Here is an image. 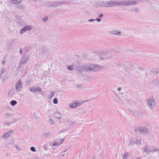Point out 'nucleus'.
<instances>
[{
	"mask_svg": "<svg viewBox=\"0 0 159 159\" xmlns=\"http://www.w3.org/2000/svg\"><path fill=\"white\" fill-rule=\"evenodd\" d=\"M15 87L16 90L17 92H19L21 90L23 87V83L20 79L17 80Z\"/></svg>",
	"mask_w": 159,
	"mask_h": 159,
	"instance_id": "0eeeda50",
	"label": "nucleus"
},
{
	"mask_svg": "<svg viewBox=\"0 0 159 159\" xmlns=\"http://www.w3.org/2000/svg\"><path fill=\"white\" fill-rule=\"evenodd\" d=\"M30 149L33 152H35L36 151L35 148L34 147H31L30 148Z\"/></svg>",
	"mask_w": 159,
	"mask_h": 159,
	"instance_id": "a19ab883",
	"label": "nucleus"
},
{
	"mask_svg": "<svg viewBox=\"0 0 159 159\" xmlns=\"http://www.w3.org/2000/svg\"><path fill=\"white\" fill-rule=\"evenodd\" d=\"M50 50V49H48L46 47H44L41 50V54L44 56H46L49 54V51Z\"/></svg>",
	"mask_w": 159,
	"mask_h": 159,
	"instance_id": "9b49d317",
	"label": "nucleus"
},
{
	"mask_svg": "<svg viewBox=\"0 0 159 159\" xmlns=\"http://www.w3.org/2000/svg\"><path fill=\"white\" fill-rule=\"evenodd\" d=\"M148 145H146V146H143V152H147V153H149V152L148 151Z\"/></svg>",
	"mask_w": 159,
	"mask_h": 159,
	"instance_id": "b1692460",
	"label": "nucleus"
},
{
	"mask_svg": "<svg viewBox=\"0 0 159 159\" xmlns=\"http://www.w3.org/2000/svg\"><path fill=\"white\" fill-rule=\"evenodd\" d=\"M16 148L17 149L20 150V149L18 148V147H17V145L16 146Z\"/></svg>",
	"mask_w": 159,
	"mask_h": 159,
	"instance_id": "052dcab7",
	"label": "nucleus"
},
{
	"mask_svg": "<svg viewBox=\"0 0 159 159\" xmlns=\"http://www.w3.org/2000/svg\"><path fill=\"white\" fill-rule=\"evenodd\" d=\"M32 28L33 26L32 25H25L24 27L21 29L20 31V33L21 34H22L27 30H30Z\"/></svg>",
	"mask_w": 159,
	"mask_h": 159,
	"instance_id": "9d476101",
	"label": "nucleus"
},
{
	"mask_svg": "<svg viewBox=\"0 0 159 159\" xmlns=\"http://www.w3.org/2000/svg\"><path fill=\"white\" fill-rule=\"evenodd\" d=\"M94 20H95L94 19H89L88 20V21L90 22H92Z\"/></svg>",
	"mask_w": 159,
	"mask_h": 159,
	"instance_id": "8fccbe9b",
	"label": "nucleus"
},
{
	"mask_svg": "<svg viewBox=\"0 0 159 159\" xmlns=\"http://www.w3.org/2000/svg\"><path fill=\"white\" fill-rule=\"evenodd\" d=\"M11 123H10V122L7 123V122H5L4 123V125H8L9 126L10 124Z\"/></svg>",
	"mask_w": 159,
	"mask_h": 159,
	"instance_id": "a18cd8bd",
	"label": "nucleus"
},
{
	"mask_svg": "<svg viewBox=\"0 0 159 159\" xmlns=\"http://www.w3.org/2000/svg\"><path fill=\"white\" fill-rule=\"evenodd\" d=\"M30 90L31 92H32L36 93V90L35 88H33L32 89L30 88Z\"/></svg>",
	"mask_w": 159,
	"mask_h": 159,
	"instance_id": "c9c22d12",
	"label": "nucleus"
},
{
	"mask_svg": "<svg viewBox=\"0 0 159 159\" xmlns=\"http://www.w3.org/2000/svg\"><path fill=\"white\" fill-rule=\"evenodd\" d=\"M53 103L55 104H57L58 103V100L57 98H54L53 100Z\"/></svg>",
	"mask_w": 159,
	"mask_h": 159,
	"instance_id": "e433bc0d",
	"label": "nucleus"
},
{
	"mask_svg": "<svg viewBox=\"0 0 159 159\" xmlns=\"http://www.w3.org/2000/svg\"><path fill=\"white\" fill-rule=\"evenodd\" d=\"M148 107L151 110L155 109L157 106V102L154 98H151L147 101Z\"/></svg>",
	"mask_w": 159,
	"mask_h": 159,
	"instance_id": "20e7f679",
	"label": "nucleus"
},
{
	"mask_svg": "<svg viewBox=\"0 0 159 159\" xmlns=\"http://www.w3.org/2000/svg\"><path fill=\"white\" fill-rule=\"evenodd\" d=\"M58 144H59L58 142L56 141V142H54V143H53L52 145L53 146H58L59 145H58Z\"/></svg>",
	"mask_w": 159,
	"mask_h": 159,
	"instance_id": "ea45409f",
	"label": "nucleus"
},
{
	"mask_svg": "<svg viewBox=\"0 0 159 159\" xmlns=\"http://www.w3.org/2000/svg\"><path fill=\"white\" fill-rule=\"evenodd\" d=\"M139 11V9L137 8H135V9H132L130 10V11L132 12H138Z\"/></svg>",
	"mask_w": 159,
	"mask_h": 159,
	"instance_id": "c85d7f7f",
	"label": "nucleus"
},
{
	"mask_svg": "<svg viewBox=\"0 0 159 159\" xmlns=\"http://www.w3.org/2000/svg\"><path fill=\"white\" fill-rule=\"evenodd\" d=\"M66 151H67V150H65L63 151L62 152H66Z\"/></svg>",
	"mask_w": 159,
	"mask_h": 159,
	"instance_id": "0e129e2a",
	"label": "nucleus"
},
{
	"mask_svg": "<svg viewBox=\"0 0 159 159\" xmlns=\"http://www.w3.org/2000/svg\"><path fill=\"white\" fill-rule=\"evenodd\" d=\"M29 58L30 56L29 55L24 56L20 60L19 63L24 65L28 61Z\"/></svg>",
	"mask_w": 159,
	"mask_h": 159,
	"instance_id": "6e6552de",
	"label": "nucleus"
},
{
	"mask_svg": "<svg viewBox=\"0 0 159 159\" xmlns=\"http://www.w3.org/2000/svg\"><path fill=\"white\" fill-rule=\"evenodd\" d=\"M100 59L102 60H105L107 59L111 58L112 56L109 53L106 52H102L99 54Z\"/></svg>",
	"mask_w": 159,
	"mask_h": 159,
	"instance_id": "423d86ee",
	"label": "nucleus"
},
{
	"mask_svg": "<svg viewBox=\"0 0 159 159\" xmlns=\"http://www.w3.org/2000/svg\"><path fill=\"white\" fill-rule=\"evenodd\" d=\"M142 127H138L135 128L134 129V134H142Z\"/></svg>",
	"mask_w": 159,
	"mask_h": 159,
	"instance_id": "f3484780",
	"label": "nucleus"
},
{
	"mask_svg": "<svg viewBox=\"0 0 159 159\" xmlns=\"http://www.w3.org/2000/svg\"><path fill=\"white\" fill-rule=\"evenodd\" d=\"M19 7L20 8L23 9V6L22 5H20L19 6Z\"/></svg>",
	"mask_w": 159,
	"mask_h": 159,
	"instance_id": "09e8293b",
	"label": "nucleus"
},
{
	"mask_svg": "<svg viewBox=\"0 0 159 159\" xmlns=\"http://www.w3.org/2000/svg\"><path fill=\"white\" fill-rule=\"evenodd\" d=\"M69 3L67 2H49L48 6L50 7H57L60 6L61 5L68 4Z\"/></svg>",
	"mask_w": 159,
	"mask_h": 159,
	"instance_id": "39448f33",
	"label": "nucleus"
},
{
	"mask_svg": "<svg viewBox=\"0 0 159 159\" xmlns=\"http://www.w3.org/2000/svg\"><path fill=\"white\" fill-rule=\"evenodd\" d=\"M11 3L17 5L20 3L22 1V0H10Z\"/></svg>",
	"mask_w": 159,
	"mask_h": 159,
	"instance_id": "a211bd4d",
	"label": "nucleus"
},
{
	"mask_svg": "<svg viewBox=\"0 0 159 159\" xmlns=\"http://www.w3.org/2000/svg\"><path fill=\"white\" fill-rule=\"evenodd\" d=\"M95 20H96L98 22H99L101 21V19L100 18H96Z\"/></svg>",
	"mask_w": 159,
	"mask_h": 159,
	"instance_id": "49530a36",
	"label": "nucleus"
},
{
	"mask_svg": "<svg viewBox=\"0 0 159 159\" xmlns=\"http://www.w3.org/2000/svg\"><path fill=\"white\" fill-rule=\"evenodd\" d=\"M64 156V154L62 155V157H63Z\"/></svg>",
	"mask_w": 159,
	"mask_h": 159,
	"instance_id": "69168bd1",
	"label": "nucleus"
},
{
	"mask_svg": "<svg viewBox=\"0 0 159 159\" xmlns=\"http://www.w3.org/2000/svg\"><path fill=\"white\" fill-rule=\"evenodd\" d=\"M134 115L139 118H141L143 114V112L142 111H135L134 112Z\"/></svg>",
	"mask_w": 159,
	"mask_h": 159,
	"instance_id": "4468645a",
	"label": "nucleus"
},
{
	"mask_svg": "<svg viewBox=\"0 0 159 159\" xmlns=\"http://www.w3.org/2000/svg\"><path fill=\"white\" fill-rule=\"evenodd\" d=\"M121 90V88L120 87H119L117 89V90L119 91H120Z\"/></svg>",
	"mask_w": 159,
	"mask_h": 159,
	"instance_id": "bf43d9fd",
	"label": "nucleus"
},
{
	"mask_svg": "<svg viewBox=\"0 0 159 159\" xmlns=\"http://www.w3.org/2000/svg\"><path fill=\"white\" fill-rule=\"evenodd\" d=\"M129 154L126 152L123 155V159H126L127 156H128Z\"/></svg>",
	"mask_w": 159,
	"mask_h": 159,
	"instance_id": "7c9ffc66",
	"label": "nucleus"
},
{
	"mask_svg": "<svg viewBox=\"0 0 159 159\" xmlns=\"http://www.w3.org/2000/svg\"><path fill=\"white\" fill-rule=\"evenodd\" d=\"M48 20V17L47 16H45L43 18L42 20L44 22H46Z\"/></svg>",
	"mask_w": 159,
	"mask_h": 159,
	"instance_id": "58836bf2",
	"label": "nucleus"
},
{
	"mask_svg": "<svg viewBox=\"0 0 159 159\" xmlns=\"http://www.w3.org/2000/svg\"><path fill=\"white\" fill-rule=\"evenodd\" d=\"M142 133H143V134H146L148 132V129L147 127H142Z\"/></svg>",
	"mask_w": 159,
	"mask_h": 159,
	"instance_id": "412c9836",
	"label": "nucleus"
},
{
	"mask_svg": "<svg viewBox=\"0 0 159 159\" xmlns=\"http://www.w3.org/2000/svg\"><path fill=\"white\" fill-rule=\"evenodd\" d=\"M136 159H141V158L140 157H138Z\"/></svg>",
	"mask_w": 159,
	"mask_h": 159,
	"instance_id": "e2e57ef3",
	"label": "nucleus"
},
{
	"mask_svg": "<svg viewBox=\"0 0 159 159\" xmlns=\"http://www.w3.org/2000/svg\"><path fill=\"white\" fill-rule=\"evenodd\" d=\"M156 74H157V73H158V72L156 71Z\"/></svg>",
	"mask_w": 159,
	"mask_h": 159,
	"instance_id": "774afa93",
	"label": "nucleus"
},
{
	"mask_svg": "<svg viewBox=\"0 0 159 159\" xmlns=\"http://www.w3.org/2000/svg\"><path fill=\"white\" fill-rule=\"evenodd\" d=\"M13 116V115L11 113H10L8 112L6 113L4 115L5 118L6 119L9 118L10 117H11Z\"/></svg>",
	"mask_w": 159,
	"mask_h": 159,
	"instance_id": "4be33fe9",
	"label": "nucleus"
},
{
	"mask_svg": "<svg viewBox=\"0 0 159 159\" xmlns=\"http://www.w3.org/2000/svg\"><path fill=\"white\" fill-rule=\"evenodd\" d=\"M53 114L57 119H61V114L59 112L57 111L55 112Z\"/></svg>",
	"mask_w": 159,
	"mask_h": 159,
	"instance_id": "6ab92c4d",
	"label": "nucleus"
},
{
	"mask_svg": "<svg viewBox=\"0 0 159 159\" xmlns=\"http://www.w3.org/2000/svg\"><path fill=\"white\" fill-rule=\"evenodd\" d=\"M6 68H2L1 69V72L0 74V78L2 75L6 71Z\"/></svg>",
	"mask_w": 159,
	"mask_h": 159,
	"instance_id": "cd10ccee",
	"label": "nucleus"
},
{
	"mask_svg": "<svg viewBox=\"0 0 159 159\" xmlns=\"http://www.w3.org/2000/svg\"><path fill=\"white\" fill-rule=\"evenodd\" d=\"M109 33L111 35H116L117 36H120L121 34V31L119 30H113L110 31Z\"/></svg>",
	"mask_w": 159,
	"mask_h": 159,
	"instance_id": "f8f14e48",
	"label": "nucleus"
},
{
	"mask_svg": "<svg viewBox=\"0 0 159 159\" xmlns=\"http://www.w3.org/2000/svg\"><path fill=\"white\" fill-rule=\"evenodd\" d=\"M76 87L78 88H82L81 85H76Z\"/></svg>",
	"mask_w": 159,
	"mask_h": 159,
	"instance_id": "603ef678",
	"label": "nucleus"
},
{
	"mask_svg": "<svg viewBox=\"0 0 159 159\" xmlns=\"http://www.w3.org/2000/svg\"><path fill=\"white\" fill-rule=\"evenodd\" d=\"M75 123V121H72L71 122V123H70V124H69V125H73Z\"/></svg>",
	"mask_w": 159,
	"mask_h": 159,
	"instance_id": "5fc2aeb1",
	"label": "nucleus"
},
{
	"mask_svg": "<svg viewBox=\"0 0 159 159\" xmlns=\"http://www.w3.org/2000/svg\"><path fill=\"white\" fill-rule=\"evenodd\" d=\"M68 130H69V129H68V128H64V129H63L60 132L61 133L63 132H65L67 131H68Z\"/></svg>",
	"mask_w": 159,
	"mask_h": 159,
	"instance_id": "37998d69",
	"label": "nucleus"
},
{
	"mask_svg": "<svg viewBox=\"0 0 159 159\" xmlns=\"http://www.w3.org/2000/svg\"><path fill=\"white\" fill-rule=\"evenodd\" d=\"M24 50L25 52H27L28 51H29V49H28V48H27L26 47L24 48Z\"/></svg>",
	"mask_w": 159,
	"mask_h": 159,
	"instance_id": "de8ad7c7",
	"label": "nucleus"
},
{
	"mask_svg": "<svg viewBox=\"0 0 159 159\" xmlns=\"http://www.w3.org/2000/svg\"><path fill=\"white\" fill-rule=\"evenodd\" d=\"M16 121V119H14L13 121L12 122H11V123H14Z\"/></svg>",
	"mask_w": 159,
	"mask_h": 159,
	"instance_id": "13d9d810",
	"label": "nucleus"
},
{
	"mask_svg": "<svg viewBox=\"0 0 159 159\" xmlns=\"http://www.w3.org/2000/svg\"><path fill=\"white\" fill-rule=\"evenodd\" d=\"M155 152H159V148H154V150H153V153Z\"/></svg>",
	"mask_w": 159,
	"mask_h": 159,
	"instance_id": "4c0bfd02",
	"label": "nucleus"
},
{
	"mask_svg": "<svg viewBox=\"0 0 159 159\" xmlns=\"http://www.w3.org/2000/svg\"><path fill=\"white\" fill-rule=\"evenodd\" d=\"M142 143V142L141 141V139H140L139 140H136V144H138L139 145H140Z\"/></svg>",
	"mask_w": 159,
	"mask_h": 159,
	"instance_id": "2f4dec72",
	"label": "nucleus"
},
{
	"mask_svg": "<svg viewBox=\"0 0 159 159\" xmlns=\"http://www.w3.org/2000/svg\"><path fill=\"white\" fill-rule=\"evenodd\" d=\"M22 48H20V50H22Z\"/></svg>",
	"mask_w": 159,
	"mask_h": 159,
	"instance_id": "338daca9",
	"label": "nucleus"
},
{
	"mask_svg": "<svg viewBox=\"0 0 159 159\" xmlns=\"http://www.w3.org/2000/svg\"><path fill=\"white\" fill-rule=\"evenodd\" d=\"M13 133V131L12 130H10L6 133L2 135V137L4 139H7L10 136L11 134Z\"/></svg>",
	"mask_w": 159,
	"mask_h": 159,
	"instance_id": "ddd939ff",
	"label": "nucleus"
},
{
	"mask_svg": "<svg viewBox=\"0 0 159 159\" xmlns=\"http://www.w3.org/2000/svg\"><path fill=\"white\" fill-rule=\"evenodd\" d=\"M49 121L52 125L54 123V121L51 119H49Z\"/></svg>",
	"mask_w": 159,
	"mask_h": 159,
	"instance_id": "79ce46f5",
	"label": "nucleus"
},
{
	"mask_svg": "<svg viewBox=\"0 0 159 159\" xmlns=\"http://www.w3.org/2000/svg\"><path fill=\"white\" fill-rule=\"evenodd\" d=\"M14 90V89L13 88H11L10 89L7 93V96L8 97H12L13 96Z\"/></svg>",
	"mask_w": 159,
	"mask_h": 159,
	"instance_id": "aec40b11",
	"label": "nucleus"
},
{
	"mask_svg": "<svg viewBox=\"0 0 159 159\" xmlns=\"http://www.w3.org/2000/svg\"><path fill=\"white\" fill-rule=\"evenodd\" d=\"M67 68L68 69L71 71H73L74 69L73 65H70L69 66H68L67 67Z\"/></svg>",
	"mask_w": 159,
	"mask_h": 159,
	"instance_id": "c756f323",
	"label": "nucleus"
},
{
	"mask_svg": "<svg viewBox=\"0 0 159 159\" xmlns=\"http://www.w3.org/2000/svg\"><path fill=\"white\" fill-rule=\"evenodd\" d=\"M43 147L44 150H48V145L47 144H45L43 145Z\"/></svg>",
	"mask_w": 159,
	"mask_h": 159,
	"instance_id": "72a5a7b5",
	"label": "nucleus"
},
{
	"mask_svg": "<svg viewBox=\"0 0 159 159\" xmlns=\"http://www.w3.org/2000/svg\"><path fill=\"white\" fill-rule=\"evenodd\" d=\"M129 62H126L125 61H122L119 62V64H118V66L120 68L121 67L123 68H124V70L125 71H129L130 70V68L129 67L127 66L126 65H128Z\"/></svg>",
	"mask_w": 159,
	"mask_h": 159,
	"instance_id": "7ed1b4c3",
	"label": "nucleus"
},
{
	"mask_svg": "<svg viewBox=\"0 0 159 159\" xmlns=\"http://www.w3.org/2000/svg\"><path fill=\"white\" fill-rule=\"evenodd\" d=\"M148 151L149 152V153L150 152H152L153 153V150L151 149H148Z\"/></svg>",
	"mask_w": 159,
	"mask_h": 159,
	"instance_id": "864d4df0",
	"label": "nucleus"
},
{
	"mask_svg": "<svg viewBox=\"0 0 159 159\" xmlns=\"http://www.w3.org/2000/svg\"><path fill=\"white\" fill-rule=\"evenodd\" d=\"M138 69H139L140 70H144V68L142 67H138Z\"/></svg>",
	"mask_w": 159,
	"mask_h": 159,
	"instance_id": "3c124183",
	"label": "nucleus"
},
{
	"mask_svg": "<svg viewBox=\"0 0 159 159\" xmlns=\"http://www.w3.org/2000/svg\"><path fill=\"white\" fill-rule=\"evenodd\" d=\"M36 90V91H39V92H41L42 91V89L41 88L39 87V86H37L36 88H35Z\"/></svg>",
	"mask_w": 159,
	"mask_h": 159,
	"instance_id": "473e14b6",
	"label": "nucleus"
},
{
	"mask_svg": "<svg viewBox=\"0 0 159 159\" xmlns=\"http://www.w3.org/2000/svg\"><path fill=\"white\" fill-rule=\"evenodd\" d=\"M51 135V133L50 132L44 133L43 134V136L45 137H47Z\"/></svg>",
	"mask_w": 159,
	"mask_h": 159,
	"instance_id": "393cba45",
	"label": "nucleus"
},
{
	"mask_svg": "<svg viewBox=\"0 0 159 159\" xmlns=\"http://www.w3.org/2000/svg\"><path fill=\"white\" fill-rule=\"evenodd\" d=\"M2 63L3 65H4L6 63V61L4 60L2 61Z\"/></svg>",
	"mask_w": 159,
	"mask_h": 159,
	"instance_id": "4d7b16f0",
	"label": "nucleus"
},
{
	"mask_svg": "<svg viewBox=\"0 0 159 159\" xmlns=\"http://www.w3.org/2000/svg\"><path fill=\"white\" fill-rule=\"evenodd\" d=\"M85 70L86 72L94 71L99 69L98 65L94 64H85L84 65Z\"/></svg>",
	"mask_w": 159,
	"mask_h": 159,
	"instance_id": "f03ea898",
	"label": "nucleus"
},
{
	"mask_svg": "<svg viewBox=\"0 0 159 159\" xmlns=\"http://www.w3.org/2000/svg\"><path fill=\"white\" fill-rule=\"evenodd\" d=\"M76 69L78 74H80V75H83V72L85 70L84 65L77 66L76 67Z\"/></svg>",
	"mask_w": 159,
	"mask_h": 159,
	"instance_id": "1a4fd4ad",
	"label": "nucleus"
},
{
	"mask_svg": "<svg viewBox=\"0 0 159 159\" xmlns=\"http://www.w3.org/2000/svg\"><path fill=\"white\" fill-rule=\"evenodd\" d=\"M24 65L19 63V66H18L17 70L19 72L22 73L24 70L23 66Z\"/></svg>",
	"mask_w": 159,
	"mask_h": 159,
	"instance_id": "2eb2a0df",
	"label": "nucleus"
},
{
	"mask_svg": "<svg viewBox=\"0 0 159 159\" xmlns=\"http://www.w3.org/2000/svg\"><path fill=\"white\" fill-rule=\"evenodd\" d=\"M103 16V15L102 14H100L99 16V17H102Z\"/></svg>",
	"mask_w": 159,
	"mask_h": 159,
	"instance_id": "6e6d98bb",
	"label": "nucleus"
},
{
	"mask_svg": "<svg viewBox=\"0 0 159 159\" xmlns=\"http://www.w3.org/2000/svg\"><path fill=\"white\" fill-rule=\"evenodd\" d=\"M10 103L12 106H14L17 103V102L15 100H12L11 101Z\"/></svg>",
	"mask_w": 159,
	"mask_h": 159,
	"instance_id": "bb28decb",
	"label": "nucleus"
},
{
	"mask_svg": "<svg viewBox=\"0 0 159 159\" xmlns=\"http://www.w3.org/2000/svg\"><path fill=\"white\" fill-rule=\"evenodd\" d=\"M64 141V139H62L59 140L58 142L59 144L58 145H60Z\"/></svg>",
	"mask_w": 159,
	"mask_h": 159,
	"instance_id": "f704fd0d",
	"label": "nucleus"
},
{
	"mask_svg": "<svg viewBox=\"0 0 159 159\" xmlns=\"http://www.w3.org/2000/svg\"><path fill=\"white\" fill-rule=\"evenodd\" d=\"M136 2L131 0H128L124 2H116L115 1H111L109 2H100V5L103 7H112L115 5L118 6H127L132 5H135L137 4Z\"/></svg>",
	"mask_w": 159,
	"mask_h": 159,
	"instance_id": "f257e3e1",
	"label": "nucleus"
},
{
	"mask_svg": "<svg viewBox=\"0 0 159 159\" xmlns=\"http://www.w3.org/2000/svg\"><path fill=\"white\" fill-rule=\"evenodd\" d=\"M135 143H136V141H135L134 139L132 138L130 140L128 146H131Z\"/></svg>",
	"mask_w": 159,
	"mask_h": 159,
	"instance_id": "5701e85b",
	"label": "nucleus"
},
{
	"mask_svg": "<svg viewBox=\"0 0 159 159\" xmlns=\"http://www.w3.org/2000/svg\"><path fill=\"white\" fill-rule=\"evenodd\" d=\"M81 105V104L77 102H75L74 103H72L70 104V107L72 109L75 108L76 107L79 106Z\"/></svg>",
	"mask_w": 159,
	"mask_h": 159,
	"instance_id": "dca6fc26",
	"label": "nucleus"
},
{
	"mask_svg": "<svg viewBox=\"0 0 159 159\" xmlns=\"http://www.w3.org/2000/svg\"><path fill=\"white\" fill-rule=\"evenodd\" d=\"M20 53L21 54L22 53V50H20Z\"/></svg>",
	"mask_w": 159,
	"mask_h": 159,
	"instance_id": "680f3d73",
	"label": "nucleus"
},
{
	"mask_svg": "<svg viewBox=\"0 0 159 159\" xmlns=\"http://www.w3.org/2000/svg\"><path fill=\"white\" fill-rule=\"evenodd\" d=\"M54 93L53 92H51V94H50V98H52V97L53 96V95H54Z\"/></svg>",
	"mask_w": 159,
	"mask_h": 159,
	"instance_id": "c03bdc74",
	"label": "nucleus"
},
{
	"mask_svg": "<svg viewBox=\"0 0 159 159\" xmlns=\"http://www.w3.org/2000/svg\"><path fill=\"white\" fill-rule=\"evenodd\" d=\"M152 83V84H154V86H155L156 85L159 84V80H153Z\"/></svg>",
	"mask_w": 159,
	"mask_h": 159,
	"instance_id": "a878e982",
	"label": "nucleus"
}]
</instances>
